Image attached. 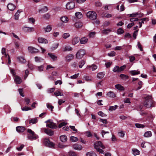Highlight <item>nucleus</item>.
<instances>
[{"label":"nucleus","mask_w":156,"mask_h":156,"mask_svg":"<svg viewBox=\"0 0 156 156\" xmlns=\"http://www.w3.org/2000/svg\"><path fill=\"white\" fill-rule=\"evenodd\" d=\"M70 139L71 141L73 142H76L78 140V138L74 136H71Z\"/></svg>","instance_id":"a18cd8bd"},{"label":"nucleus","mask_w":156,"mask_h":156,"mask_svg":"<svg viewBox=\"0 0 156 156\" xmlns=\"http://www.w3.org/2000/svg\"><path fill=\"white\" fill-rule=\"evenodd\" d=\"M144 98L145 101L143 103L144 107L147 108L154 107L155 102L154 101L151 95H147Z\"/></svg>","instance_id":"f257e3e1"},{"label":"nucleus","mask_w":156,"mask_h":156,"mask_svg":"<svg viewBox=\"0 0 156 156\" xmlns=\"http://www.w3.org/2000/svg\"><path fill=\"white\" fill-rule=\"evenodd\" d=\"M94 146L95 149H98V148H99V146L101 147L103 149L105 148L104 146L102 144V142L100 141L96 142L94 144Z\"/></svg>","instance_id":"9d476101"},{"label":"nucleus","mask_w":156,"mask_h":156,"mask_svg":"<svg viewBox=\"0 0 156 156\" xmlns=\"http://www.w3.org/2000/svg\"><path fill=\"white\" fill-rule=\"evenodd\" d=\"M37 122V119L36 118H34L31 119L29 121V123H32V124L36 123Z\"/></svg>","instance_id":"37998d69"},{"label":"nucleus","mask_w":156,"mask_h":156,"mask_svg":"<svg viewBox=\"0 0 156 156\" xmlns=\"http://www.w3.org/2000/svg\"><path fill=\"white\" fill-rule=\"evenodd\" d=\"M120 77L122 79L126 80L129 78V76L126 75L124 74H121L120 75Z\"/></svg>","instance_id":"c85d7f7f"},{"label":"nucleus","mask_w":156,"mask_h":156,"mask_svg":"<svg viewBox=\"0 0 156 156\" xmlns=\"http://www.w3.org/2000/svg\"><path fill=\"white\" fill-rule=\"evenodd\" d=\"M85 51L84 50L81 49L79 50L77 52L76 57L78 59L81 58L85 55Z\"/></svg>","instance_id":"39448f33"},{"label":"nucleus","mask_w":156,"mask_h":156,"mask_svg":"<svg viewBox=\"0 0 156 156\" xmlns=\"http://www.w3.org/2000/svg\"><path fill=\"white\" fill-rule=\"evenodd\" d=\"M106 95L108 97L114 98L116 97V95L113 91H110L108 92L106 94Z\"/></svg>","instance_id":"2eb2a0df"},{"label":"nucleus","mask_w":156,"mask_h":156,"mask_svg":"<svg viewBox=\"0 0 156 156\" xmlns=\"http://www.w3.org/2000/svg\"><path fill=\"white\" fill-rule=\"evenodd\" d=\"M48 10V8L46 6H44L41 9L39 10V12H45Z\"/></svg>","instance_id":"2f4dec72"},{"label":"nucleus","mask_w":156,"mask_h":156,"mask_svg":"<svg viewBox=\"0 0 156 156\" xmlns=\"http://www.w3.org/2000/svg\"><path fill=\"white\" fill-rule=\"evenodd\" d=\"M21 109L23 111H27L31 110V108L30 107H25L21 108Z\"/></svg>","instance_id":"5fc2aeb1"},{"label":"nucleus","mask_w":156,"mask_h":156,"mask_svg":"<svg viewBox=\"0 0 156 156\" xmlns=\"http://www.w3.org/2000/svg\"><path fill=\"white\" fill-rule=\"evenodd\" d=\"M41 130L43 132L44 131L45 133L49 136H52L53 135V132L51 129H47L45 128H42Z\"/></svg>","instance_id":"0eeeda50"},{"label":"nucleus","mask_w":156,"mask_h":156,"mask_svg":"<svg viewBox=\"0 0 156 156\" xmlns=\"http://www.w3.org/2000/svg\"><path fill=\"white\" fill-rule=\"evenodd\" d=\"M53 95L56 97L58 96H62L63 95V94L62 93L60 92L58 90H56L53 93Z\"/></svg>","instance_id":"a878e982"},{"label":"nucleus","mask_w":156,"mask_h":156,"mask_svg":"<svg viewBox=\"0 0 156 156\" xmlns=\"http://www.w3.org/2000/svg\"><path fill=\"white\" fill-rule=\"evenodd\" d=\"M22 12V10H18L17 11V12L16 13V14L14 15L15 19V20H18L19 16V14Z\"/></svg>","instance_id":"cd10ccee"},{"label":"nucleus","mask_w":156,"mask_h":156,"mask_svg":"<svg viewBox=\"0 0 156 156\" xmlns=\"http://www.w3.org/2000/svg\"><path fill=\"white\" fill-rule=\"evenodd\" d=\"M87 156H97V154L93 152H87L86 154Z\"/></svg>","instance_id":"ea45409f"},{"label":"nucleus","mask_w":156,"mask_h":156,"mask_svg":"<svg viewBox=\"0 0 156 156\" xmlns=\"http://www.w3.org/2000/svg\"><path fill=\"white\" fill-rule=\"evenodd\" d=\"M48 55L53 61H55L57 60V57L54 54L52 53H48Z\"/></svg>","instance_id":"a211bd4d"},{"label":"nucleus","mask_w":156,"mask_h":156,"mask_svg":"<svg viewBox=\"0 0 156 156\" xmlns=\"http://www.w3.org/2000/svg\"><path fill=\"white\" fill-rule=\"evenodd\" d=\"M17 58L20 62L22 63H25L26 62V59L23 57H18Z\"/></svg>","instance_id":"72a5a7b5"},{"label":"nucleus","mask_w":156,"mask_h":156,"mask_svg":"<svg viewBox=\"0 0 156 156\" xmlns=\"http://www.w3.org/2000/svg\"><path fill=\"white\" fill-rule=\"evenodd\" d=\"M74 57V56L73 55L70 54L67 56L66 58L67 61H70Z\"/></svg>","instance_id":"5701e85b"},{"label":"nucleus","mask_w":156,"mask_h":156,"mask_svg":"<svg viewBox=\"0 0 156 156\" xmlns=\"http://www.w3.org/2000/svg\"><path fill=\"white\" fill-rule=\"evenodd\" d=\"M46 105L47 108L48 109H51V111H52V109L54 108V107L49 103H47Z\"/></svg>","instance_id":"8fccbe9b"},{"label":"nucleus","mask_w":156,"mask_h":156,"mask_svg":"<svg viewBox=\"0 0 156 156\" xmlns=\"http://www.w3.org/2000/svg\"><path fill=\"white\" fill-rule=\"evenodd\" d=\"M44 69V66L43 65L38 66L37 67L38 70L40 72L43 71Z\"/></svg>","instance_id":"864d4df0"},{"label":"nucleus","mask_w":156,"mask_h":156,"mask_svg":"<svg viewBox=\"0 0 156 156\" xmlns=\"http://www.w3.org/2000/svg\"><path fill=\"white\" fill-rule=\"evenodd\" d=\"M83 26V23L81 22H77L75 24V26L76 28H79Z\"/></svg>","instance_id":"412c9836"},{"label":"nucleus","mask_w":156,"mask_h":156,"mask_svg":"<svg viewBox=\"0 0 156 156\" xmlns=\"http://www.w3.org/2000/svg\"><path fill=\"white\" fill-rule=\"evenodd\" d=\"M138 15H139V13L138 12L134 13H133L132 14H130L129 16L130 17H136Z\"/></svg>","instance_id":"052dcab7"},{"label":"nucleus","mask_w":156,"mask_h":156,"mask_svg":"<svg viewBox=\"0 0 156 156\" xmlns=\"http://www.w3.org/2000/svg\"><path fill=\"white\" fill-rule=\"evenodd\" d=\"M28 49L29 51L31 53H38L39 52V50L32 46L29 47Z\"/></svg>","instance_id":"6e6552de"},{"label":"nucleus","mask_w":156,"mask_h":156,"mask_svg":"<svg viewBox=\"0 0 156 156\" xmlns=\"http://www.w3.org/2000/svg\"><path fill=\"white\" fill-rule=\"evenodd\" d=\"M152 135V134L151 131H148L144 133V136L145 137H147L151 136Z\"/></svg>","instance_id":"7c9ffc66"},{"label":"nucleus","mask_w":156,"mask_h":156,"mask_svg":"<svg viewBox=\"0 0 156 156\" xmlns=\"http://www.w3.org/2000/svg\"><path fill=\"white\" fill-rule=\"evenodd\" d=\"M43 29L45 32H49L51 30L52 27L50 25H48L46 27L43 28Z\"/></svg>","instance_id":"f3484780"},{"label":"nucleus","mask_w":156,"mask_h":156,"mask_svg":"<svg viewBox=\"0 0 156 156\" xmlns=\"http://www.w3.org/2000/svg\"><path fill=\"white\" fill-rule=\"evenodd\" d=\"M139 19L137 18H133L130 19V20L131 22L133 23L134 22L138 21Z\"/></svg>","instance_id":"680f3d73"},{"label":"nucleus","mask_w":156,"mask_h":156,"mask_svg":"<svg viewBox=\"0 0 156 156\" xmlns=\"http://www.w3.org/2000/svg\"><path fill=\"white\" fill-rule=\"evenodd\" d=\"M133 154L134 155H136L140 154V151L137 149H133L132 150Z\"/></svg>","instance_id":"c9c22d12"},{"label":"nucleus","mask_w":156,"mask_h":156,"mask_svg":"<svg viewBox=\"0 0 156 156\" xmlns=\"http://www.w3.org/2000/svg\"><path fill=\"white\" fill-rule=\"evenodd\" d=\"M16 129L18 132L21 133L24 132L25 129L23 126H18L16 127Z\"/></svg>","instance_id":"4468645a"},{"label":"nucleus","mask_w":156,"mask_h":156,"mask_svg":"<svg viewBox=\"0 0 156 156\" xmlns=\"http://www.w3.org/2000/svg\"><path fill=\"white\" fill-rule=\"evenodd\" d=\"M75 16L78 19H80L83 17V15L80 12H77L75 13Z\"/></svg>","instance_id":"58836bf2"},{"label":"nucleus","mask_w":156,"mask_h":156,"mask_svg":"<svg viewBox=\"0 0 156 156\" xmlns=\"http://www.w3.org/2000/svg\"><path fill=\"white\" fill-rule=\"evenodd\" d=\"M37 40L38 42L40 43L47 44L48 43V40L42 37H39Z\"/></svg>","instance_id":"9b49d317"},{"label":"nucleus","mask_w":156,"mask_h":156,"mask_svg":"<svg viewBox=\"0 0 156 156\" xmlns=\"http://www.w3.org/2000/svg\"><path fill=\"white\" fill-rule=\"evenodd\" d=\"M8 9L11 10L13 11L16 8V6L12 3H9L7 5Z\"/></svg>","instance_id":"dca6fc26"},{"label":"nucleus","mask_w":156,"mask_h":156,"mask_svg":"<svg viewBox=\"0 0 156 156\" xmlns=\"http://www.w3.org/2000/svg\"><path fill=\"white\" fill-rule=\"evenodd\" d=\"M138 31V30H135L133 33V36L134 39H136V37L137 35Z\"/></svg>","instance_id":"69168bd1"},{"label":"nucleus","mask_w":156,"mask_h":156,"mask_svg":"<svg viewBox=\"0 0 156 156\" xmlns=\"http://www.w3.org/2000/svg\"><path fill=\"white\" fill-rule=\"evenodd\" d=\"M117 32L118 34H121L124 33V31L122 29L120 28L117 30Z\"/></svg>","instance_id":"49530a36"},{"label":"nucleus","mask_w":156,"mask_h":156,"mask_svg":"<svg viewBox=\"0 0 156 156\" xmlns=\"http://www.w3.org/2000/svg\"><path fill=\"white\" fill-rule=\"evenodd\" d=\"M59 45V44L58 43H55L53 44V46L52 47V48L53 50H55L56 48H57Z\"/></svg>","instance_id":"603ef678"},{"label":"nucleus","mask_w":156,"mask_h":156,"mask_svg":"<svg viewBox=\"0 0 156 156\" xmlns=\"http://www.w3.org/2000/svg\"><path fill=\"white\" fill-rule=\"evenodd\" d=\"M104 72H101L98 73L97 74V77L99 79L102 78L105 76V74L104 73Z\"/></svg>","instance_id":"bb28decb"},{"label":"nucleus","mask_w":156,"mask_h":156,"mask_svg":"<svg viewBox=\"0 0 156 156\" xmlns=\"http://www.w3.org/2000/svg\"><path fill=\"white\" fill-rule=\"evenodd\" d=\"M135 126L136 127L138 128H144L145 127L143 125L139 123H136Z\"/></svg>","instance_id":"de8ad7c7"},{"label":"nucleus","mask_w":156,"mask_h":156,"mask_svg":"<svg viewBox=\"0 0 156 156\" xmlns=\"http://www.w3.org/2000/svg\"><path fill=\"white\" fill-rule=\"evenodd\" d=\"M24 146L23 144H22L20 147H16V149L19 151H21L23 147H24Z\"/></svg>","instance_id":"0e129e2a"},{"label":"nucleus","mask_w":156,"mask_h":156,"mask_svg":"<svg viewBox=\"0 0 156 156\" xmlns=\"http://www.w3.org/2000/svg\"><path fill=\"white\" fill-rule=\"evenodd\" d=\"M60 140L62 142H66L67 140V136L65 135L61 136H60Z\"/></svg>","instance_id":"aec40b11"},{"label":"nucleus","mask_w":156,"mask_h":156,"mask_svg":"<svg viewBox=\"0 0 156 156\" xmlns=\"http://www.w3.org/2000/svg\"><path fill=\"white\" fill-rule=\"evenodd\" d=\"M112 64V62H108L105 63V65L107 68L109 67Z\"/></svg>","instance_id":"774afa93"},{"label":"nucleus","mask_w":156,"mask_h":156,"mask_svg":"<svg viewBox=\"0 0 156 156\" xmlns=\"http://www.w3.org/2000/svg\"><path fill=\"white\" fill-rule=\"evenodd\" d=\"M45 122L46 123V126L47 127L52 129H56L57 128V126L50 119L46 121Z\"/></svg>","instance_id":"20e7f679"},{"label":"nucleus","mask_w":156,"mask_h":156,"mask_svg":"<svg viewBox=\"0 0 156 156\" xmlns=\"http://www.w3.org/2000/svg\"><path fill=\"white\" fill-rule=\"evenodd\" d=\"M80 40V39L78 37H75L72 40V43L73 44L75 45Z\"/></svg>","instance_id":"b1692460"},{"label":"nucleus","mask_w":156,"mask_h":156,"mask_svg":"<svg viewBox=\"0 0 156 156\" xmlns=\"http://www.w3.org/2000/svg\"><path fill=\"white\" fill-rule=\"evenodd\" d=\"M88 17L91 20H94L96 19L97 16L96 13L93 11H89L87 13Z\"/></svg>","instance_id":"7ed1b4c3"},{"label":"nucleus","mask_w":156,"mask_h":156,"mask_svg":"<svg viewBox=\"0 0 156 156\" xmlns=\"http://www.w3.org/2000/svg\"><path fill=\"white\" fill-rule=\"evenodd\" d=\"M70 36L69 33H65L63 34L62 37L63 38L66 39L69 37Z\"/></svg>","instance_id":"c03bdc74"},{"label":"nucleus","mask_w":156,"mask_h":156,"mask_svg":"<svg viewBox=\"0 0 156 156\" xmlns=\"http://www.w3.org/2000/svg\"><path fill=\"white\" fill-rule=\"evenodd\" d=\"M73 148L77 150H80L82 148V147L80 145L77 144H75L73 145Z\"/></svg>","instance_id":"ddd939ff"},{"label":"nucleus","mask_w":156,"mask_h":156,"mask_svg":"<svg viewBox=\"0 0 156 156\" xmlns=\"http://www.w3.org/2000/svg\"><path fill=\"white\" fill-rule=\"evenodd\" d=\"M130 74L133 76L140 74V72L138 70H132L130 72Z\"/></svg>","instance_id":"393cba45"},{"label":"nucleus","mask_w":156,"mask_h":156,"mask_svg":"<svg viewBox=\"0 0 156 156\" xmlns=\"http://www.w3.org/2000/svg\"><path fill=\"white\" fill-rule=\"evenodd\" d=\"M80 41L81 44H85L87 42L88 39L85 37H83L80 39Z\"/></svg>","instance_id":"4be33fe9"},{"label":"nucleus","mask_w":156,"mask_h":156,"mask_svg":"<svg viewBox=\"0 0 156 156\" xmlns=\"http://www.w3.org/2000/svg\"><path fill=\"white\" fill-rule=\"evenodd\" d=\"M111 31V30L110 29H104L101 31V33L104 34H107Z\"/></svg>","instance_id":"4c0bfd02"},{"label":"nucleus","mask_w":156,"mask_h":156,"mask_svg":"<svg viewBox=\"0 0 156 156\" xmlns=\"http://www.w3.org/2000/svg\"><path fill=\"white\" fill-rule=\"evenodd\" d=\"M60 19L62 22L64 23H67L69 20L68 18L66 16L62 17Z\"/></svg>","instance_id":"473e14b6"},{"label":"nucleus","mask_w":156,"mask_h":156,"mask_svg":"<svg viewBox=\"0 0 156 156\" xmlns=\"http://www.w3.org/2000/svg\"><path fill=\"white\" fill-rule=\"evenodd\" d=\"M44 143L45 145L50 147H53L55 146L54 144L51 142L48 139H45L44 140Z\"/></svg>","instance_id":"423d86ee"},{"label":"nucleus","mask_w":156,"mask_h":156,"mask_svg":"<svg viewBox=\"0 0 156 156\" xmlns=\"http://www.w3.org/2000/svg\"><path fill=\"white\" fill-rule=\"evenodd\" d=\"M72 50V48L69 46H66L64 48L63 51H70Z\"/></svg>","instance_id":"f704fd0d"},{"label":"nucleus","mask_w":156,"mask_h":156,"mask_svg":"<svg viewBox=\"0 0 156 156\" xmlns=\"http://www.w3.org/2000/svg\"><path fill=\"white\" fill-rule=\"evenodd\" d=\"M67 123L65 122H63L60 123L58 125V127L59 128H60L63 126L66 125Z\"/></svg>","instance_id":"13d9d810"},{"label":"nucleus","mask_w":156,"mask_h":156,"mask_svg":"<svg viewBox=\"0 0 156 156\" xmlns=\"http://www.w3.org/2000/svg\"><path fill=\"white\" fill-rule=\"evenodd\" d=\"M19 92L20 95L22 97H24L23 93V89L22 88H20L19 89Z\"/></svg>","instance_id":"e2e57ef3"},{"label":"nucleus","mask_w":156,"mask_h":156,"mask_svg":"<svg viewBox=\"0 0 156 156\" xmlns=\"http://www.w3.org/2000/svg\"><path fill=\"white\" fill-rule=\"evenodd\" d=\"M115 55V52L114 51H112L108 53V55L109 56H114Z\"/></svg>","instance_id":"4d7b16f0"},{"label":"nucleus","mask_w":156,"mask_h":156,"mask_svg":"<svg viewBox=\"0 0 156 156\" xmlns=\"http://www.w3.org/2000/svg\"><path fill=\"white\" fill-rule=\"evenodd\" d=\"M14 79L15 83L17 84H20L22 82V80L21 78L17 75L14 76Z\"/></svg>","instance_id":"f8f14e48"},{"label":"nucleus","mask_w":156,"mask_h":156,"mask_svg":"<svg viewBox=\"0 0 156 156\" xmlns=\"http://www.w3.org/2000/svg\"><path fill=\"white\" fill-rule=\"evenodd\" d=\"M90 68H91L92 70L94 71L97 68V66L96 65H93L91 66L90 65L87 66V69H89Z\"/></svg>","instance_id":"c756f323"},{"label":"nucleus","mask_w":156,"mask_h":156,"mask_svg":"<svg viewBox=\"0 0 156 156\" xmlns=\"http://www.w3.org/2000/svg\"><path fill=\"white\" fill-rule=\"evenodd\" d=\"M35 61L36 62H40L43 60V59L37 56L35 57Z\"/></svg>","instance_id":"79ce46f5"},{"label":"nucleus","mask_w":156,"mask_h":156,"mask_svg":"<svg viewBox=\"0 0 156 156\" xmlns=\"http://www.w3.org/2000/svg\"><path fill=\"white\" fill-rule=\"evenodd\" d=\"M138 23L139 24V27L140 28L142 26V24H144V21L141 19L138 20Z\"/></svg>","instance_id":"09e8293b"},{"label":"nucleus","mask_w":156,"mask_h":156,"mask_svg":"<svg viewBox=\"0 0 156 156\" xmlns=\"http://www.w3.org/2000/svg\"><path fill=\"white\" fill-rule=\"evenodd\" d=\"M55 88H49V89H48V90L47 91L48 93H52L53 92H54V90H55Z\"/></svg>","instance_id":"338daca9"},{"label":"nucleus","mask_w":156,"mask_h":156,"mask_svg":"<svg viewBox=\"0 0 156 156\" xmlns=\"http://www.w3.org/2000/svg\"><path fill=\"white\" fill-rule=\"evenodd\" d=\"M86 135L88 137L91 136L92 135L90 131H88L85 133Z\"/></svg>","instance_id":"6e6d98bb"},{"label":"nucleus","mask_w":156,"mask_h":156,"mask_svg":"<svg viewBox=\"0 0 156 156\" xmlns=\"http://www.w3.org/2000/svg\"><path fill=\"white\" fill-rule=\"evenodd\" d=\"M83 78L86 81L88 82H90L92 80L88 76H85Z\"/></svg>","instance_id":"bf43d9fd"},{"label":"nucleus","mask_w":156,"mask_h":156,"mask_svg":"<svg viewBox=\"0 0 156 156\" xmlns=\"http://www.w3.org/2000/svg\"><path fill=\"white\" fill-rule=\"evenodd\" d=\"M27 132L30 133V134L28 135L27 136L29 139L34 140H35L38 138V136L36 135L34 133L31 129H28L27 130Z\"/></svg>","instance_id":"f03ea898"},{"label":"nucleus","mask_w":156,"mask_h":156,"mask_svg":"<svg viewBox=\"0 0 156 156\" xmlns=\"http://www.w3.org/2000/svg\"><path fill=\"white\" fill-rule=\"evenodd\" d=\"M113 71L114 72L119 73L120 72L119 67L116 66H115L113 69Z\"/></svg>","instance_id":"a19ab883"},{"label":"nucleus","mask_w":156,"mask_h":156,"mask_svg":"<svg viewBox=\"0 0 156 156\" xmlns=\"http://www.w3.org/2000/svg\"><path fill=\"white\" fill-rule=\"evenodd\" d=\"M115 87L119 90H124L125 89L124 87L120 84H116L115 85Z\"/></svg>","instance_id":"6ab92c4d"},{"label":"nucleus","mask_w":156,"mask_h":156,"mask_svg":"<svg viewBox=\"0 0 156 156\" xmlns=\"http://www.w3.org/2000/svg\"><path fill=\"white\" fill-rule=\"evenodd\" d=\"M118 107V106L116 105H115L114 106H110L109 107L108 110L110 111L115 110Z\"/></svg>","instance_id":"e433bc0d"},{"label":"nucleus","mask_w":156,"mask_h":156,"mask_svg":"<svg viewBox=\"0 0 156 156\" xmlns=\"http://www.w3.org/2000/svg\"><path fill=\"white\" fill-rule=\"evenodd\" d=\"M85 63V62L83 60H81L79 63V67L80 68H81L82 67V66L84 65Z\"/></svg>","instance_id":"3c124183"},{"label":"nucleus","mask_w":156,"mask_h":156,"mask_svg":"<svg viewBox=\"0 0 156 156\" xmlns=\"http://www.w3.org/2000/svg\"><path fill=\"white\" fill-rule=\"evenodd\" d=\"M75 5L74 2H70L68 3L66 5V7L67 9H71L75 7Z\"/></svg>","instance_id":"1a4fd4ad"}]
</instances>
